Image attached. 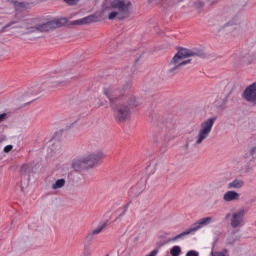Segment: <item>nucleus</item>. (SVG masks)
Masks as SVG:
<instances>
[{
  "instance_id": "obj_17",
  "label": "nucleus",
  "mask_w": 256,
  "mask_h": 256,
  "mask_svg": "<svg viewBox=\"0 0 256 256\" xmlns=\"http://www.w3.org/2000/svg\"><path fill=\"white\" fill-rule=\"evenodd\" d=\"M229 253V251L227 249H224L222 252L220 251H212L211 252V256H227V254Z\"/></svg>"
},
{
  "instance_id": "obj_14",
  "label": "nucleus",
  "mask_w": 256,
  "mask_h": 256,
  "mask_svg": "<svg viewBox=\"0 0 256 256\" xmlns=\"http://www.w3.org/2000/svg\"><path fill=\"white\" fill-rule=\"evenodd\" d=\"M105 227H107V223H103L99 225L97 228L89 231L86 236V239L88 241H91V239H94L95 235H99V233H103V229H105Z\"/></svg>"
},
{
  "instance_id": "obj_10",
  "label": "nucleus",
  "mask_w": 256,
  "mask_h": 256,
  "mask_svg": "<svg viewBox=\"0 0 256 256\" xmlns=\"http://www.w3.org/2000/svg\"><path fill=\"white\" fill-rule=\"evenodd\" d=\"M61 77V74H52L50 76H46V81L51 85V87H65L66 81L61 79Z\"/></svg>"
},
{
  "instance_id": "obj_24",
  "label": "nucleus",
  "mask_w": 256,
  "mask_h": 256,
  "mask_svg": "<svg viewBox=\"0 0 256 256\" xmlns=\"http://www.w3.org/2000/svg\"><path fill=\"white\" fill-rule=\"evenodd\" d=\"M186 256H199V253H197L193 250H190L186 253Z\"/></svg>"
},
{
  "instance_id": "obj_28",
  "label": "nucleus",
  "mask_w": 256,
  "mask_h": 256,
  "mask_svg": "<svg viewBox=\"0 0 256 256\" xmlns=\"http://www.w3.org/2000/svg\"><path fill=\"white\" fill-rule=\"evenodd\" d=\"M125 213H127V212H125V211L123 210L122 213L118 215L117 219H121V217H123V216L125 215Z\"/></svg>"
},
{
  "instance_id": "obj_8",
  "label": "nucleus",
  "mask_w": 256,
  "mask_h": 256,
  "mask_svg": "<svg viewBox=\"0 0 256 256\" xmlns=\"http://www.w3.org/2000/svg\"><path fill=\"white\" fill-rule=\"evenodd\" d=\"M243 98L249 103L256 105V84L253 83L248 86L243 93Z\"/></svg>"
},
{
  "instance_id": "obj_22",
  "label": "nucleus",
  "mask_w": 256,
  "mask_h": 256,
  "mask_svg": "<svg viewBox=\"0 0 256 256\" xmlns=\"http://www.w3.org/2000/svg\"><path fill=\"white\" fill-rule=\"evenodd\" d=\"M15 24V22H11V23H9V24H7L6 26H4L2 29H1V33H5V31H7V28L8 27H11V25H14Z\"/></svg>"
},
{
  "instance_id": "obj_3",
  "label": "nucleus",
  "mask_w": 256,
  "mask_h": 256,
  "mask_svg": "<svg viewBox=\"0 0 256 256\" xmlns=\"http://www.w3.org/2000/svg\"><path fill=\"white\" fill-rule=\"evenodd\" d=\"M105 154L102 151L93 152L84 156H78L72 160L71 167L74 171H83L85 169H93L97 167Z\"/></svg>"
},
{
  "instance_id": "obj_4",
  "label": "nucleus",
  "mask_w": 256,
  "mask_h": 256,
  "mask_svg": "<svg viewBox=\"0 0 256 256\" xmlns=\"http://www.w3.org/2000/svg\"><path fill=\"white\" fill-rule=\"evenodd\" d=\"M63 25H67V18L55 19L43 24H37V20L29 19L24 23V29L27 30L28 33H47V31H51L53 29H59V27H63Z\"/></svg>"
},
{
  "instance_id": "obj_27",
  "label": "nucleus",
  "mask_w": 256,
  "mask_h": 256,
  "mask_svg": "<svg viewBox=\"0 0 256 256\" xmlns=\"http://www.w3.org/2000/svg\"><path fill=\"white\" fill-rule=\"evenodd\" d=\"M5 117H7V114H6V113L0 114V123H1L2 121H5Z\"/></svg>"
},
{
  "instance_id": "obj_25",
  "label": "nucleus",
  "mask_w": 256,
  "mask_h": 256,
  "mask_svg": "<svg viewBox=\"0 0 256 256\" xmlns=\"http://www.w3.org/2000/svg\"><path fill=\"white\" fill-rule=\"evenodd\" d=\"M129 207H131V202H128L126 205L123 207L124 213H127L129 211Z\"/></svg>"
},
{
  "instance_id": "obj_6",
  "label": "nucleus",
  "mask_w": 256,
  "mask_h": 256,
  "mask_svg": "<svg viewBox=\"0 0 256 256\" xmlns=\"http://www.w3.org/2000/svg\"><path fill=\"white\" fill-rule=\"evenodd\" d=\"M216 121L217 117H211L200 123L198 134L195 138V145H201L211 135Z\"/></svg>"
},
{
  "instance_id": "obj_16",
  "label": "nucleus",
  "mask_w": 256,
  "mask_h": 256,
  "mask_svg": "<svg viewBox=\"0 0 256 256\" xmlns=\"http://www.w3.org/2000/svg\"><path fill=\"white\" fill-rule=\"evenodd\" d=\"M62 187H65V179H63V178L58 179V180L52 185V189H62Z\"/></svg>"
},
{
  "instance_id": "obj_20",
  "label": "nucleus",
  "mask_w": 256,
  "mask_h": 256,
  "mask_svg": "<svg viewBox=\"0 0 256 256\" xmlns=\"http://www.w3.org/2000/svg\"><path fill=\"white\" fill-rule=\"evenodd\" d=\"M31 169V166L29 164H24L21 168L22 173H29V170Z\"/></svg>"
},
{
  "instance_id": "obj_15",
  "label": "nucleus",
  "mask_w": 256,
  "mask_h": 256,
  "mask_svg": "<svg viewBox=\"0 0 256 256\" xmlns=\"http://www.w3.org/2000/svg\"><path fill=\"white\" fill-rule=\"evenodd\" d=\"M245 182L241 179H234L232 182L228 183L227 189H242Z\"/></svg>"
},
{
  "instance_id": "obj_1",
  "label": "nucleus",
  "mask_w": 256,
  "mask_h": 256,
  "mask_svg": "<svg viewBox=\"0 0 256 256\" xmlns=\"http://www.w3.org/2000/svg\"><path fill=\"white\" fill-rule=\"evenodd\" d=\"M131 87L132 85L129 83L123 88L111 85L105 86L102 90L103 95L109 100L114 118L118 123H124L126 119L131 117V109H133V107H139V105L143 103L141 99L136 98L135 95L127 96V90L131 89Z\"/></svg>"
},
{
  "instance_id": "obj_21",
  "label": "nucleus",
  "mask_w": 256,
  "mask_h": 256,
  "mask_svg": "<svg viewBox=\"0 0 256 256\" xmlns=\"http://www.w3.org/2000/svg\"><path fill=\"white\" fill-rule=\"evenodd\" d=\"M250 155L252 156V159H256V146L250 149Z\"/></svg>"
},
{
  "instance_id": "obj_13",
  "label": "nucleus",
  "mask_w": 256,
  "mask_h": 256,
  "mask_svg": "<svg viewBox=\"0 0 256 256\" xmlns=\"http://www.w3.org/2000/svg\"><path fill=\"white\" fill-rule=\"evenodd\" d=\"M241 194L236 191L229 190L223 195V201L231 203V201H239Z\"/></svg>"
},
{
  "instance_id": "obj_19",
  "label": "nucleus",
  "mask_w": 256,
  "mask_h": 256,
  "mask_svg": "<svg viewBox=\"0 0 256 256\" xmlns=\"http://www.w3.org/2000/svg\"><path fill=\"white\" fill-rule=\"evenodd\" d=\"M14 7L16 9V11H20L25 9V3L23 2H14Z\"/></svg>"
},
{
  "instance_id": "obj_9",
  "label": "nucleus",
  "mask_w": 256,
  "mask_h": 256,
  "mask_svg": "<svg viewBox=\"0 0 256 256\" xmlns=\"http://www.w3.org/2000/svg\"><path fill=\"white\" fill-rule=\"evenodd\" d=\"M187 235H194L193 230H191V228L185 230L184 232L176 235L173 238H169L168 240L158 242V246L163 247V245H167V243H175V242L179 241V239H185V237H187Z\"/></svg>"
},
{
  "instance_id": "obj_7",
  "label": "nucleus",
  "mask_w": 256,
  "mask_h": 256,
  "mask_svg": "<svg viewBox=\"0 0 256 256\" xmlns=\"http://www.w3.org/2000/svg\"><path fill=\"white\" fill-rule=\"evenodd\" d=\"M245 215H247L245 208H239L226 214L225 219H229L232 229H241L245 223Z\"/></svg>"
},
{
  "instance_id": "obj_2",
  "label": "nucleus",
  "mask_w": 256,
  "mask_h": 256,
  "mask_svg": "<svg viewBox=\"0 0 256 256\" xmlns=\"http://www.w3.org/2000/svg\"><path fill=\"white\" fill-rule=\"evenodd\" d=\"M102 13L109 21L129 19L131 17V2L127 0H106L103 3Z\"/></svg>"
},
{
  "instance_id": "obj_23",
  "label": "nucleus",
  "mask_w": 256,
  "mask_h": 256,
  "mask_svg": "<svg viewBox=\"0 0 256 256\" xmlns=\"http://www.w3.org/2000/svg\"><path fill=\"white\" fill-rule=\"evenodd\" d=\"M13 150V145H7L4 147V153H9Z\"/></svg>"
},
{
  "instance_id": "obj_18",
  "label": "nucleus",
  "mask_w": 256,
  "mask_h": 256,
  "mask_svg": "<svg viewBox=\"0 0 256 256\" xmlns=\"http://www.w3.org/2000/svg\"><path fill=\"white\" fill-rule=\"evenodd\" d=\"M97 107H105V105L107 104V100L104 99L102 96H99L97 98Z\"/></svg>"
},
{
  "instance_id": "obj_11",
  "label": "nucleus",
  "mask_w": 256,
  "mask_h": 256,
  "mask_svg": "<svg viewBox=\"0 0 256 256\" xmlns=\"http://www.w3.org/2000/svg\"><path fill=\"white\" fill-rule=\"evenodd\" d=\"M211 223H213V217H204L194 223L193 227L190 229L195 234L197 231H199V229H203V227H207V225H211Z\"/></svg>"
},
{
  "instance_id": "obj_12",
  "label": "nucleus",
  "mask_w": 256,
  "mask_h": 256,
  "mask_svg": "<svg viewBox=\"0 0 256 256\" xmlns=\"http://www.w3.org/2000/svg\"><path fill=\"white\" fill-rule=\"evenodd\" d=\"M90 23H97V16L90 15L78 20H74L71 22V25H89Z\"/></svg>"
},
{
  "instance_id": "obj_26",
  "label": "nucleus",
  "mask_w": 256,
  "mask_h": 256,
  "mask_svg": "<svg viewBox=\"0 0 256 256\" xmlns=\"http://www.w3.org/2000/svg\"><path fill=\"white\" fill-rule=\"evenodd\" d=\"M64 2L68 5H75L77 3V0H64Z\"/></svg>"
},
{
  "instance_id": "obj_5",
  "label": "nucleus",
  "mask_w": 256,
  "mask_h": 256,
  "mask_svg": "<svg viewBox=\"0 0 256 256\" xmlns=\"http://www.w3.org/2000/svg\"><path fill=\"white\" fill-rule=\"evenodd\" d=\"M197 55L193 50H189L187 48H181L174 55L169 63L168 73L170 75H175V73H179L185 65H189L191 63V59L189 57H195Z\"/></svg>"
}]
</instances>
